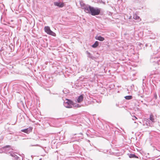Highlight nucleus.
I'll return each instance as SVG.
<instances>
[{
	"label": "nucleus",
	"instance_id": "f257e3e1",
	"mask_svg": "<svg viewBox=\"0 0 160 160\" xmlns=\"http://www.w3.org/2000/svg\"><path fill=\"white\" fill-rule=\"evenodd\" d=\"M101 8L97 7L94 8L90 6H88L85 8V12L92 16L98 15L100 14Z\"/></svg>",
	"mask_w": 160,
	"mask_h": 160
},
{
	"label": "nucleus",
	"instance_id": "f03ea898",
	"mask_svg": "<svg viewBox=\"0 0 160 160\" xmlns=\"http://www.w3.org/2000/svg\"><path fill=\"white\" fill-rule=\"evenodd\" d=\"M63 105L67 108H71L72 105V102L69 99H66V101L64 102Z\"/></svg>",
	"mask_w": 160,
	"mask_h": 160
},
{
	"label": "nucleus",
	"instance_id": "7ed1b4c3",
	"mask_svg": "<svg viewBox=\"0 0 160 160\" xmlns=\"http://www.w3.org/2000/svg\"><path fill=\"white\" fill-rule=\"evenodd\" d=\"M54 5L56 6H57L59 8H62L64 6V2H61L59 1L58 2H54Z\"/></svg>",
	"mask_w": 160,
	"mask_h": 160
},
{
	"label": "nucleus",
	"instance_id": "20e7f679",
	"mask_svg": "<svg viewBox=\"0 0 160 160\" xmlns=\"http://www.w3.org/2000/svg\"><path fill=\"white\" fill-rule=\"evenodd\" d=\"M32 128L31 127H29L25 129H22L21 131L24 132L27 134H28L32 131Z\"/></svg>",
	"mask_w": 160,
	"mask_h": 160
},
{
	"label": "nucleus",
	"instance_id": "39448f33",
	"mask_svg": "<svg viewBox=\"0 0 160 160\" xmlns=\"http://www.w3.org/2000/svg\"><path fill=\"white\" fill-rule=\"evenodd\" d=\"M80 3L81 6L82 7V8L83 9L84 12H85V8L86 7H88V6H90V5H88L85 4L82 2H80Z\"/></svg>",
	"mask_w": 160,
	"mask_h": 160
},
{
	"label": "nucleus",
	"instance_id": "423d86ee",
	"mask_svg": "<svg viewBox=\"0 0 160 160\" xmlns=\"http://www.w3.org/2000/svg\"><path fill=\"white\" fill-rule=\"evenodd\" d=\"M83 95H80L78 97V98L77 99V101L78 102H80L82 101L83 100Z\"/></svg>",
	"mask_w": 160,
	"mask_h": 160
},
{
	"label": "nucleus",
	"instance_id": "0eeeda50",
	"mask_svg": "<svg viewBox=\"0 0 160 160\" xmlns=\"http://www.w3.org/2000/svg\"><path fill=\"white\" fill-rule=\"evenodd\" d=\"M86 53L87 54L88 57L91 58L92 59H93L94 58V57H93L92 55L88 51L86 52Z\"/></svg>",
	"mask_w": 160,
	"mask_h": 160
},
{
	"label": "nucleus",
	"instance_id": "6e6552de",
	"mask_svg": "<svg viewBox=\"0 0 160 160\" xmlns=\"http://www.w3.org/2000/svg\"><path fill=\"white\" fill-rule=\"evenodd\" d=\"M47 34L53 36H56L55 33L51 30H50L49 32H48Z\"/></svg>",
	"mask_w": 160,
	"mask_h": 160
},
{
	"label": "nucleus",
	"instance_id": "1a4fd4ad",
	"mask_svg": "<svg viewBox=\"0 0 160 160\" xmlns=\"http://www.w3.org/2000/svg\"><path fill=\"white\" fill-rule=\"evenodd\" d=\"M44 29L45 32H46L47 33L48 32H49L50 30V28L48 26H45L44 27Z\"/></svg>",
	"mask_w": 160,
	"mask_h": 160
},
{
	"label": "nucleus",
	"instance_id": "9d476101",
	"mask_svg": "<svg viewBox=\"0 0 160 160\" xmlns=\"http://www.w3.org/2000/svg\"><path fill=\"white\" fill-rule=\"evenodd\" d=\"M98 45H99L98 42V41H96L95 42L94 44L92 45V47L93 48H96L97 47H98Z\"/></svg>",
	"mask_w": 160,
	"mask_h": 160
},
{
	"label": "nucleus",
	"instance_id": "9b49d317",
	"mask_svg": "<svg viewBox=\"0 0 160 160\" xmlns=\"http://www.w3.org/2000/svg\"><path fill=\"white\" fill-rule=\"evenodd\" d=\"M96 39L101 41H102L104 40V38L101 36H98Z\"/></svg>",
	"mask_w": 160,
	"mask_h": 160
},
{
	"label": "nucleus",
	"instance_id": "f8f14e48",
	"mask_svg": "<svg viewBox=\"0 0 160 160\" xmlns=\"http://www.w3.org/2000/svg\"><path fill=\"white\" fill-rule=\"evenodd\" d=\"M129 157L130 158H138V157L135 154H130L129 155Z\"/></svg>",
	"mask_w": 160,
	"mask_h": 160
},
{
	"label": "nucleus",
	"instance_id": "ddd939ff",
	"mask_svg": "<svg viewBox=\"0 0 160 160\" xmlns=\"http://www.w3.org/2000/svg\"><path fill=\"white\" fill-rule=\"evenodd\" d=\"M149 118H150V120L152 122H154V119L153 118V116L151 114L150 115Z\"/></svg>",
	"mask_w": 160,
	"mask_h": 160
},
{
	"label": "nucleus",
	"instance_id": "4468645a",
	"mask_svg": "<svg viewBox=\"0 0 160 160\" xmlns=\"http://www.w3.org/2000/svg\"><path fill=\"white\" fill-rule=\"evenodd\" d=\"M125 98L127 100H130L132 98V96H127L125 97Z\"/></svg>",
	"mask_w": 160,
	"mask_h": 160
},
{
	"label": "nucleus",
	"instance_id": "2eb2a0df",
	"mask_svg": "<svg viewBox=\"0 0 160 160\" xmlns=\"http://www.w3.org/2000/svg\"><path fill=\"white\" fill-rule=\"evenodd\" d=\"M133 18L135 19L138 20L139 18V17L135 14L134 15Z\"/></svg>",
	"mask_w": 160,
	"mask_h": 160
},
{
	"label": "nucleus",
	"instance_id": "dca6fc26",
	"mask_svg": "<svg viewBox=\"0 0 160 160\" xmlns=\"http://www.w3.org/2000/svg\"><path fill=\"white\" fill-rule=\"evenodd\" d=\"M16 155L15 152H10V155L12 157H16Z\"/></svg>",
	"mask_w": 160,
	"mask_h": 160
},
{
	"label": "nucleus",
	"instance_id": "f3484780",
	"mask_svg": "<svg viewBox=\"0 0 160 160\" xmlns=\"http://www.w3.org/2000/svg\"><path fill=\"white\" fill-rule=\"evenodd\" d=\"M157 73V72L156 71H153L151 72V74L153 75V74H156Z\"/></svg>",
	"mask_w": 160,
	"mask_h": 160
},
{
	"label": "nucleus",
	"instance_id": "a211bd4d",
	"mask_svg": "<svg viewBox=\"0 0 160 160\" xmlns=\"http://www.w3.org/2000/svg\"><path fill=\"white\" fill-rule=\"evenodd\" d=\"M74 107L76 108H78L80 107V106L79 104L76 103L74 105Z\"/></svg>",
	"mask_w": 160,
	"mask_h": 160
},
{
	"label": "nucleus",
	"instance_id": "6ab92c4d",
	"mask_svg": "<svg viewBox=\"0 0 160 160\" xmlns=\"http://www.w3.org/2000/svg\"><path fill=\"white\" fill-rule=\"evenodd\" d=\"M15 158V159L16 160H18V159L19 158V157L17 155H16V157H14Z\"/></svg>",
	"mask_w": 160,
	"mask_h": 160
},
{
	"label": "nucleus",
	"instance_id": "aec40b11",
	"mask_svg": "<svg viewBox=\"0 0 160 160\" xmlns=\"http://www.w3.org/2000/svg\"><path fill=\"white\" fill-rule=\"evenodd\" d=\"M10 147V146H9V145H7V146H5L4 147V148H8V147Z\"/></svg>",
	"mask_w": 160,
	"mask_h": 160
},
{
	"label": "nucleus",
	"instance_id": "412c9836",
	"mask_svg": "<svg viewBox=\"0 0 160 160\" xmlns=\"http://www.w3.org/2000/svg\"><path fill=\"white\" fill-rule=\"evenodd\" d=\"M136 119H137V118L136 117L134 116V118H133V120H135Z\"/></svg>",
	"mask_w": 160,
	"mask_h": 160
},
{
	"label": "nucleus",
	"instance_id": "4be33fe9",
	"mask_svg": "<svg viewBox=\"0 0 160 160\" xmlns=\"http://www.w3.org/2000/svg\"><path fill=\"white\" fill-rule=\"evenodd\" d=\"M38 144H35V145H31L30 146H38Z\"/></svg>",
	"mask_w": 160,
	"mask_h": 160
},
{
	"label": "nucleus",
	"instance_id": "5701e85b",
	"mask_svg": "<svg viewBox=\"0 0 160 160\" xmlns=\"http://www.w3.org/2000/svg\"><path fill=\"white\" fill-rule=\"evenodd\" d=\"M155 98L156 99H157V95H155Z\"/></svg>",
	"mask_w": 160,
	"mask_h": 160
},
{
	"label": "nucleus",
	"instance_id": "b1692460",
	"mask_svg": "<svg viewBox=\"0 0 160 160\" xmlns=\"http://www.w3.org/2000/svg\"><path fill=\"white\" fill-rule=\"evenodd\" d=\"M149 126H151V125L150 123H149Z\"/></svg>",
	"mask_w": 160,
	"mask_h": 160
},
{
	"label": "nucleus",
	"instance_id": "393cba45",
	"mask_svg": "<svg viewBox=\"0 0 160 160\" xmlns=\"http://www.w3.org/2000/svg\"><path fill=\"white\" fill-rule=\"evenodd\" d=\"M148 46V44H146V47H147V46Z\"/></svg>",
	"mask_w": 160,
	"mask_h": 160
},
{
	"label": "nucleus",
	"instance_id": "a878e982",
	"mask_svg": "<svg viewBox=\"0 0 160 160\" xmlns=\"http://www.w3.org/2000/svg\"><path fill=\"white\" fill-rule=\"evenodd\" d=\"M150 47H151L152 46V45H150Z\"/></svg>",
	"mask_w": 160,
	"mask_h": 160
},
{
	"label": "nucleus",
	"instance_id": "bb28decb",
	"mask_svg": "<svg viewBox=\"0 0 160 160\" xmlns=\"http://www.w3.org/2000/svg\"><path fill=\"white\" fill-rule=\"evenodd\" d=\"M147 125H148V124L147 123H146Z\"/></svg>",
	"mask_w": 160,
	"mask_h": 160
}]
</instances>
